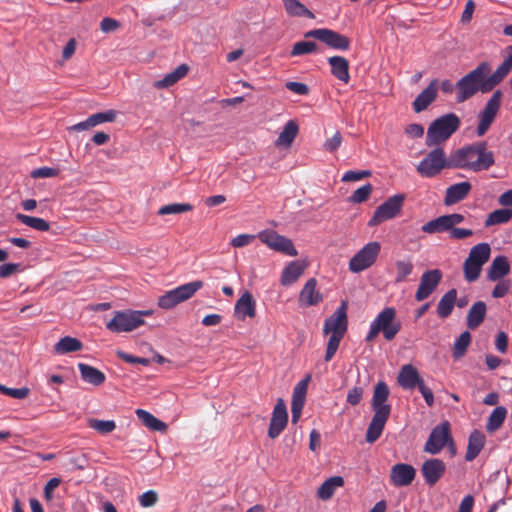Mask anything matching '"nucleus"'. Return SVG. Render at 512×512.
I'll use <instances>...</instances> for the list:
<instances>
[{"mask_svg":"<svg viewBox=\"0 0 512 512\" xmlns=\"http://www.w3.org/2000/svg\"><path fill=\"white\" fill-rule=\"evenodd\" d=\"M495 164L494 152L487 149L485 141L464 145L450 153V166L478 173L489 170Z\"/></svg>","mask_w":512,"mask_h":512,"instance_id":"obj_1","label":"nucleus"},{"mask_svg":"<svg viewBox=\"0 0 512 512\" xmlns=\"http://www.w3.org/2000/svg\"><path fill=\"white\" fill-rule=\"evenodd\" d=\"M491 66L488 62L480 63L475 69L463 76L455 85L457 90V102L462 103L478 92L488 93L492 91L498 84V80L489 73Z\"/></svg>","mask_w":512,"mask_h":512,"instance_id":"obj_2","label":"nucleus"},{"mask_svg":"<svg viewBox=\"0 0 512 512\" xmlns=\"http://www.w3.org/2000/svg\"><path fill=\"white\" fill-rule=\"evenodd\" d=\"M389 387L384 381H379L373 390L371 408L374 412L372 420L366 431V441L374 443L377 441L391 414V405L388 403Z\"/></svg>","mask_w":512,"mask_h":512,"instance_id":"obj_3","label":"nucleus"},{"mask_svg":"<svg viewBox=\"0 0 512 512\" xmlns=\"http://www.w3.org/2000/svg\"><path fill=\"white\" fill-rule=\"evenodd\" d=\"M347 306V302L342 301L334 313L324 321L323 333L324 335H330L324 357L326 362H329L334 357L341 340L347 332Z\"/></svg>","mask_w":512,"mask_h":512,"instance_id":"obj_4","label":"nucleus"},{"mask_svg":"<svg viewBox=\"0 0 512 512\" xmlns=\"http://www.w3.org/2000/svg\"><path fill=\"white\" fill-rule=\"evenodd\" d=\"M460 125L461 120L455 113H447L436 118L427 129L426 146H439L446 142L460 128Z\"/></svg>","mask_w":512,"mask_h":512,"instance_id":"obj_5","label":"nucleus"},{"mask_svg":"<svg viewBox=\"0 0 512 512\" xmlns=\"http://www.w3.org/2000/svg\"><path fill=\"white\" fill-rule=\"evenodd\" d=\"M402 328L400 320L397 319L394 307H385L371 322L370 329L365 337L366 342H372L381 332L387 341H391Z\"/></svg>","mask_w":512,"mask_h":512,"instance_id":"obj_6","label":"nucleus"},{"mask_svg":"<svg viewBox=\"0 0 512 512\" xmlns=\"http://www.w3.org/2000/svg\"><path fill=\"white\" fill-rule=\"evenodd\" d=\"M151 311L124 310L116 311L113 318L106 323V328L113 333L130 332L142 326L143 317Z\"/></svg>","mask_w":512,"mask_h":512,"instance_id":"obj_7","label":"nucleus"},{"mask_svg":"<svg viewBox=\"0 0 512 512\" xmlns=\"http://www.w3.org/2000/svg\"><path fill=\"white\" fill-rule=\"evenodd\" d=\"M443 169H453V167L450 166V155L446 157L444 149L439 146L431 150L416 167L417 172L426 178L435 177Z\"/></svg>","mask_w":512,"mask_h":512,"instance_id":"obj_8","label":"nucleus"},{"mask_svg":"<svg viewBox=\"0 0 512 512\" xmlns=\"http://www.w3.org/2000/svg\"><path fill=\"white\" fill-rule=\"evenodd\" d=\"M203 287L200 280L189 282L178 286L175 289L167 291L158 298V306L162 309H172L179 303H182L191 297Z\"/></svg>","mask_w":512,"mask_h":512,"instance_id":"obj_9","label":"nucleus"},{"mask_svg":"<svg viewBox=\"0 0 512 512\" xmlns=\"http://www.w3.org/2000/svg\"><path fill=\"white\" fill-rule=\"evenodd\" d=\"M381 251V244L371 241L364 245L349 261V270L353 273H360L376 262Z\"/></svg>","mask_w":512,"mask_h":512,"instance_id":"obj_10","label":"nucleus"},{"mask_svg":"<svg viewBox=\"0 0 512 512\" xmlns=\"http://www.w3.org/2000/svg\"><path fill=\"white\" fill-rule=\"evenodd\" d=\"M404 200L405 196L403 194H397L389 197L376 208L373 216L368 222V226L374 227L384 221L395 218L401 212Z\"/></svg>","mask_w":512,"mask_h":512,"instance_id":"obj_11","label":"nucleus"},{"mask_svg":"<svg viewBox=\"0 0 512 512\" xmlns=\"http://www.w3.org/2000/svg\"><path fill=\"white\" fill-rule=\"evenodd\" d=\"M446 445H450L454 448V441L450 432V424L447 421L433 428L427 442L425 443L424 451L432 455H436L440 453Z\"/></svg>","mask_w":512,"mask_h":512,"instance_id":"obj_12","label":"nucleus"},{"mask_svg":"<svg viewBox=\"0 0 512 512\" xmlns=\"http://www.w3.org/2000/svg\"><path fill=\"white\" fill-rule=\"evenodd\" d=\"M305 37L318 39L319 41L327 44L330 48L340 51L348 50L351 44V41L347 36L327 28L310 30L305 33Z\"/></svg>","mask_w":512,"mask_h":512,"instance_id":"obj_13","label":"nucleus"},{"mask_svg":"<svg viewBox=\"0 0 512 512\" xmlns=\"http://www.w3.org/2000/svg\"><path fill=\"white\" fill-rule=\"evenodd\" d=\"M502 96V92L500 90H496L479 114V124L476 129L478 136H483L489 130L499 111Z\"/></svg>","mask_w":512,"mask_h":512,"instance_id":"obj_14","label":"nucleus"},{"mask_svg":"<svg viewBox=\"0 0 512 512\" xmlns=\"http://www.w3.org/2000/svg\"><path fill=\"white\" fill-rule=\"evenodd\" d=\"M259 239L269 248L288 256H297L298 252L289 238L275 231L265 230L259 233Z\"/></svg>","mask_w":512,"mask_h":512,"instance_id":"obj_15","label":"nucleus"},{"mask_svg":"<svg viewBox=\"0 0 512 512\" xmlns=\"http://www.w3.org/2000/svg\"><path fill=\"white\" fill-rule=\"evenodd\" d=\"M463 221L464 216L459 213L442 215L424 224L421 230L427 234L443 233Z\"/></svg>","mask_w":512,"mask_h":512,"instance_id":"obj_16","label":"nucleus"},{"mask_svg":"<svg viewBox=\"0 0 512 512\" xmlns=\"http://www.w3.org/2000/svg\"><path fill=\"white\" fill-rule=\"evenodd\" d=\"M442 277L443 274L439 269L425 271L420 278V283L415 293V299L417 301L427 299L440 284Z\"/></svg>","mask_w":512,"mask_h":512,"instance_id":"obj_17","label":"nucleus"},{"mask_svg":"<svg viewBox=\"0 0 512 512\" xmlns=\"http://www.w3.org/2000/svg\"><path fill=\"white\" fill-rule=\"evenodd\" d=\"M288 423V413L284 400L279 398L274 406L270 425L268 429V436L271 439L277 438L282 431L286 428Z\"/></svg>","mask_w":512,"mask_h":512,"instance_id":"obj_18","label":"nucleus"},{"mask_svg":"<svg viewBox=\"0 0 512 512\" xmlns=\"http://www.w3.org/2000/svg\"><path fill=\"white\" fill-rule=\"evenodd\" d=\"M420 471L425 483L433 487L444 476L446 464L441 459L431 458L423 462Z\"/></svg>","mask_w":512,"mask_h":512,"instance_id":"obj_19","label":"nucleus"},{"mask_svg":"<svg viewBox=\"0 0 512 512\" xmlns=\"http://www.w3.org/2000/svg\"><path fill=\"white\" fill-rule=\"evenodd\" d=\"M416 476V470L412 465L398 463L391 468V482L397 487L410 485Z\"/></svg>","mask_w":512,"mask_h":512,"instance_id":"obj_20","label":"nucleus"},{"mask_svg":"<svg viewBox=\"0 0 512 512\" xmlns=\"http://www.w3.org/2000/svg\"><path fill=\"white\" fill-rule=\"evenodd\" d=\"M398 384L405 390L419 387L424 380L420 377L418 370L412 364H405L401 367L398 377Z\"/></svg>","mask_w":512,"mask_h":512,"instance_id":"obj_21","label":"nucleus"},{"mask_svg":"<svg viewBox=\"0 0 512 512\" xmlns=\"http://www.w3.org/2000/svg\"><path fill=\"white\" fill-rule=\"evenodd\" d=\"M316 286L317 280L315 278L307 280L299 294V303L301 305L306 307L316 306L323 301V295Z\"/></svg>","mask_w":512,"mask_h":512,"instance_id":"obj_22","label":"nucleus"},{"mask_svg":"<svg viewBox=\"0 0 512 512\" xmlns=\"http://www.w3.org/2000/svg\"><path fill=\"white\" fill-rule=\"evenodd\" d=\"M234 314L239 320H245L246 317H255L256 302L250 292L245 291L236 301Z\"/></svg>","mask_w":512,"mask_h":512,"instance_id":"obj_23","label":"nucleus"},{"mask_svg":"<svg viewBox=\"0 0 512 512\" xmlns=\"http://www.w3.org/2000/svg\"><path fill=\"white\" fill-rule=\"evenodd\" d=\"M437 91L438 80L435 79L415 98L414 111L417 113L424 111L436 99Z\"/></svg>","mask_w":512,"mask_h":512,"instance_id":"obj_24","label":"nucleus"},{"mask_svg":"<svg viewBox=\"0 0 512 512\" xmlns=\"http://www.w3.org/2000/svg\"><path fill=\"white\" fill-rule=\"evenodd\" d=\"M471 184L467 181L449 186L446 189L444 203L447 206L456 204L465 199L471 191Z\"/></svg>","mask_w":512,"mask_h":512,"instance_id":"obj_25","label":"nucleus"},{"mask_svg":"<svg viewBox=\"0 0 512 512\" xmlns=\"http://www.w3.org/2000/svg\"><path fill=\"white\" fill-rule=\"evenodd\" d=\"M307 264L301 261L290 262L282 271L280 282L283 286L295 283L305 272Z\"/></svg>","mask_w":512,"mask_h":512,"instance_id":"obj_26","label":"nucleus"},{"mask_svg":"<svg viewBox=\"0 0 512 512\" xmlns=\"http://www.w3.org/2000/svg\"><path fill=\"white\" fill-rule=\"evenodd\" d=\"M485 442L486 437L483 432L479 430H473L468 439L465 460L471 462L476 459L484 448Z\"/></svg>","mask_w":512,"mask_h":512,"instance_id":"obj_27","label":"nucleus"},{"mask_svg":"<svg viewBox=\"0 0 512 512\" xmlns=\"http://www.w3.org/2000/svg\"><path fill=\"white\" fill-rule=\"evenodd\" d=\"M510 272V264L506 256L499 255L496 256L488 271L487 278L490 281H499L503 279Z\"/></svg>","mask_w":512,"mask_h":512,"instance_id":"obj_28","label":"nucleus"},{"mask_svg":"<svg viewBox=\"0 0 512 512\" xmlns=\"http://www.w3.org/2000/svg\"><path fill=\"white\" fill-rule=\"evenodd\" d=\"M331 67V74L339 81L347 84L350 80L349 62L345 57L332 56L328 58Z\"/></svg>","mask_w":512,"mask_h":512,"instance_id":"obj_29","label":"nucleus"},{"mask_svg":"<svg viewBox=\"0 0 512 512\" xmlns=\"http://www.w3.org/2000/svg\"><path fill=\"white\" fill-rule=\"evenodd\" d=\"M487 307L483 301L475 302L468 311L466 324L469 329H476L485 319Z\"/></svg>","mask_w":512,"mask_h":512,"instance_id":"obj_30","label":"nucleus"},{"mask_svg":"<svg viewBox=\"0 0 512 512\" xmlns=\"http://www.w3.org/2000/svg\"><path fill=\"white\" fill-rule=\"evenodd\" d=\"M78 369L80 371L81 378L85 382L92 384L94 386H100L106 380L105 374L102 371H100L99 369H97L91 365H88L85 363H79Z\"/></svg>","mask_w":512,"mask_h":512,"instance_id":"obj_31","label":"nucleus"},{"mask_svg":"<svg viewBox=\"0 0 512 512\" xmlns=\"http://www.w3.org/2000/svg\"><path fill=\"white\" fill-rule=\"evenodd\" d=\"M188 71L189 66L187 64H181L174 71L166 74L161 80L155 81L154 87L163 89L173 86L179 80L184 78Z\"/></svg>","mask_w":512,"mask_h":512,"instance_id":"obj_32","label":"nucleus"},{"mask_svg":"<svg viewBox=\"0 0 512 512\" xmlns=\"http://www.w3.org/2000/svg\"><path fill=\"white\" fill-rule=\"evenodd\" d=\"M456 301L457 290L450 289L440 299L436 309L437 315L442 319L449 317L453 311Z\"/></svg>","mask_w":512,"mask_h":512,"instance_id":"obj_33","label":"nucleus"},{"mask_svg":"<svg viewBox=\"0 0 512 512\" xmlns=\"http://www.w3.org/2000/svg\"><path fill=\"white\" fill-rule=\"evenodd\" d=\"M344 485V479L341 476H333L325 480L317 490V496L321 500H329L337 488Z\"/></svg>","mask_w":512,"mask_h":512,"instance_id":"obj_34","label":"nucleus"},{"mask_svg":"<svg viewBox=\"0 0 512 512\" xmlns=\"http://www.w3.org/2000/svg\"><path fill=\"white\" fill-rule=\"evenodd\" d=\"M135 413L138 419L141 421V423L152 431L165 432L168 428L166 423L159 420L146 410L137 409Z\"/></svg>","mask_w":512,"mask_h":512,"instance_id":"obj_35","label":"nucleus"},{"mask_svg":"<svg viewBox=\"0 0 512 512\" xmlns=\"http://www.w3.org/2000/svg\"><path fill=\"white\" fill-rule=\"evenodd\" d=\"M83 344L77 338L65 336L54 345V352L59 355L80 351Z\"/></svg>","mask_w":512,"mask_h":512,"instance_id":"obj_36","label":"nucleus"},{"mask_svg":"<svg viewBox=\"0 0 512 512\" xmlns=\"http://www.w3.org/2000/svg\"><path fill=\"white\" fill-rule=\"evenodd\" d=\"M491 248L488 243H479L473 246L466 259L483 266L490 258Z\"/></svg>","mask_w":512,"mask_h":512,"instance_id":"obj_37","label":"nucleus"},{"mask_svg":"<svg viewBox=\"0 0 512 512\" xmlns=\"http://www.w3.org/2000/svg\"><path fill=\"white\" fill-rule=\"evenodd\" d=\"M298 130H299V127L295 121H293V120L288 121L285 124L282 132L279 134V136L276 140V145L289 147L292 144V142L294 141V139L296 138V136L298 134Z\"/></svg>","mask_w":512,"mask_h":512,"instance_id":"obj_38","label":"nucleus"},{"mask_svg":"<svg viewBox=\"0 0 512 512\" xmlns=\"http://www.w3.org/2000/svg\"><path fill=\"white\" fill-rule=\"evenodd\" d=\"M286 12L294 17H307L314 19L315 15L298 0H282Z\"/></svg>","mask_w":512,"mask_h":512,"instance_id":"obj_39","label":"nucleus"},{"mask_svg":"<svg viewBox=\"0 0 512 512\" xmlns=\"http://www.w3.org/2000/svg\"><path fill=\"white\" fill-rule=\"evenodd\" d=\"M507 410L503 406H497L490 414L487 423L486 430L490 433L498 430L505 421Z\"/></svg>","mask_w":512,"mask_h":512,"instance_id":"obj_40","label":"nucleus"},{"mask_svg":"<svg viewBox=\"0 0 512 512\" xmlns=\"http://www.w3.org/2000/svg\"><path fill=\"white\" fill-rule=\"evenodd\" d=\"M414 265L410 258L397 260L395 262V283H403L407 281V277L412 274Z\"/></svg>","mask_w":512,"mask_h":512,"instance_id":"obj_41","label":"nucleus"},{"mask_svg":"<svg viewBox=\"0 0 512 512\" xmlns=\"http://www.w3.org/2000/svg\"><path fill=\"white\" fill-rule=\"evenodd\" d=\"M17 220H19L22 224L31 227L37 231H48L50 229V224L45 219L39 217L28 216L25 214H17Z\"/></svg>","mask_w":512,"mask_h":512,"instance_id":"obj_42","label":"nucleus"},{"mask_svg":"<svg viewBox=\"0 0 512 512\" xmlns=\"http://www.w3.org/2000/svg\"><path fill=\"white\" fill-rule=\"evenodd\" d=\"M512 218V210L510 209H497L491 212L485 220V226H493L504 224Z\"/></svg>","mask_w":512,"mask_h":512,"instance_id":"obj_43","label":"nucleus"},{"mask_svg":"<svg viewBox=\"0 0 512 512\" xmlns=\"http://www.w3.org/2000/svg\"><path fill=\"white\" fill-rule=\"evenodd\" d=\"M471 342V334L468 331H464L455 340L453 345V357L459 359L463 357L467 351V348Z\"/></svg>","mask_w":512,"mask_h":512,"instance_id":"obj_44","label":"nucleus"},{"mask_svg":"<svg viewBox=\"0 0 512 512\" xmlns=\"http://www.w3.org/2000/svg\"><path fill=\"white\" fill-rule=\"evenodd\" d=\"M193 209V206L189 203H172L162 206L158 210L159 215H171V214H181L185 212H189Z\"/></svg>","mask_w":512,"mask_h":512,"instance_id":"obj_45","label":"nucleus"},{"mask_svg":"<svg viewBox=\"0 0 512 512\" xmlns=\"http://www.w3.org/2000/svg\"><path fill=\"white\" fill-rule=\"evenodd\" d=\"M88 426L101 434H108L115 430L116 424L113 420L89 419Z\"/></svg>","mask_w":512,"mask_h":512,"instance_id":"obj_46","label":"nucleus"},{"mask_svg":"<svg viewBox=\"0 0 512 512\" xmlns=\"http://www.w3.org/2000/svg\"><path fill=\"white\" fill-rule=\"evenodd\" d=\"M482 266L477 263H473L471 260L466 259L463 265V271L465 279L468 282L476 281L481 273Z\"/></svg>","mask_w":512,"mask_h":512,"instance_id":"obj_47","label":"nucleus"},{"mask_svg":"<svg viewBox=\"0 0 512 512\" xmlns=\"http://www.w3.org/2000/svg\"><path fill=\"white\" fill-rule=\"evenodd\" d=\"M373 186L370 183L363 185L362 187L355 190L349 197L350 203H362L365 202L371 195Z\"/></svg>","mask_w":512,"mask_h":512,"instance_id":"obj_48","label":"nucleus"},{"mask_svg":"<svg viewBox=\"0 0 512 512\" xmlns=\"http://www.w3.org/2000/svg\"><path fill=\"white\" fill-rule=\"evenodd\" d=\"M317 48L316 43L311 41H299L293 45L291 56H301L314 52Z\"/></svg>","mask_w":512,"mask_h":512,"instance_id":"obj_49","label":"nucleus"},{"mask_svg":"<svg viewBox=\"0 0 512 512\" xmlns=\"http://www.w3.org/2000/svg\"><path fill=\"white\" fill-rule=\"evenodd\" d=\"M0 393L15 399H25L29 396L30 389L28 387L9 388L3 384H0Z\"/></svg>","mask_w":512,"mask_h":512,"instance_id":"obj_50","label":"nucleus"},{"mask_svg":"<svg viewBox=\"0 0 512 512\" xmlns=\"http://www.w3.org/2000/svg\"><path fill=\"white\" fill-rule=\"evenodd\" d=\"M116 111L108 110L105 112L95 113L89 116L90 122L95 127L104 122H113L116 119Z\"/></svg>","mask_w":512,"mask_h":512,"instance_id":"obj_51","label":"nucleus"},{"mask_svg":"<svg viewBox=\"0 0 512 512\" xmlns=\"http://www.w3.org/2000/svg\"><path fill=\"white\" fill-rule=\"evenodd\" d=\"M512 70V51H509L508 57L501 63V65L493 73L499 83L510 73Z\"/></svg>","mask_w":512,"mask_h":512,"instance_id":"obj_52","label":"nucleus"},{"mask_svg":"<svg viewBox=\"0 0 512 512\" xmlns=\"http://www.w3.org/2000/svg\"><path fill=\"white\" fill-rule=\"evenodd\" d=\"M158 493L155 490H148L139 496V503L142 507L148 508L158 502Z\"/></svg>","mask_w":512,"mask_h":512,"instance_id":"obj_53","label":"nucleus"},{"mask_svg":"<svg viewBox=\"0 0 512 512\" xmlns=\"http://www.w3.org/2000/svg\"><path fill=\"white\" fill-rule=\"evenodd\" d=\"M59 174V170L51 167H40L31 171V177L34 179L38 178H51L56 177Z\"/></svg>","mask_w":512,"mask_h":512,"instance_id":"obj_54","label":"nucleus"},{"mask_svg":"<svg viewBox=\"0 0 512 512\" xmlns=\"http://www.w3.org/2000/svg\"><path fill=\"white\" fill-rule=\"evenodd\" d=\"M309 380H310V376H308L306 379L300 381L295 386L293 395H292V400L305 402V396L307 393V386H308Z\"/></svg>","mask_w":512,"mask_h":512,"instance_id":"obj_55","label":"nucleus"},{"mask_svg":"<svg viewBox=\"0 0 512 512\" xmlns=\"http://www.w3.org/2000/svg\"><path fill=\"white\" fill-rule=\"evenodd\" d=\"M371 171L369 170H361V171H354L349 170L342 176L343 182H352V181H359L364 178L370 177Z\"/></svg>","mask_w":512,"mask_h":512,"instance_id":"obj_56","label":"nucleus"},{"mask_svg":"<svg viewBox=\"0 0 512 512\" xmlns=\"http://www.w3.org/2000/svg\"><path fill=\"white\" fill-rule=\"evenodd\" d=\"M364 389L361 386H355L348 391L346 401L351 406L358 405L363 397Z\"/></svg>","mask_w":512,"mask_h":512,"instance_id":"obj_57","label":"nucleus"},{"mask_svg":"<svg viewBox=\"0 0 512 512\" xmlns=\"http://www.w3.org/2000/svg\"><path fill=\"white\" fill-rule=\"evenodd\" d=\"M510 288H511V281L506 280V279H501L498 281V283L492 290V297L502 298L509 292Z\"/></svg>","mask_w":512,"mask_h":512,"instance_id":"obj_58","label":"nucleus"},{"mask_svg":"<svg viewBox=\"0 0 512 512\" xmlns=\"http://www.w3.org/2000/svg\"><path fill=\"white\" fill-rule=\"evenodd\" d=\"M117 355L119 356L120 359H122L126 363L141 364L144 366H148L150 364V360L147 358L136 357L134 355L128 354L123 351H118Z\"/></svg>","mask_w":512,"mask_h":512,"instance_id":"obj_59","label":"nucleus"},{"mask_svg":"<svg viewBox=\"0 0 512 512\" xmlns=\"http://www.w3.org/2000/svg\"><path fill=\"white\" fill-rule=\"evenodd\" d=\"M342 143V136L339 131H337L331 138L327 139L323 145L324 149L329 152L336 151Z\"/></svg>","mask_w":512,"mask_h":512,"instance_id":"obj_60","label":"nucleus"},{"mask_svg":"<svg viewBox=\"0 0 512 512\" xmlns=\"http://www.w3.org/2000/svg\"><path fill=\"white\" fill-rule=\"evenodd\" d=\"M19 263H5L0 265V278H8L17 273L20 269Z\"/></svg>","mask_w":512,"mask_h":512,"instance_id":"obj_61","label":"nucleus"},{"mask_svg":"<svg viewBox=\"0 0 512 512\" xmlns=\"http://www.w3.org/2000/svg\"><path fill=\"white\" fill-rule=\"evenodd\" d=\"M285 87L289 91H291L297 95H307L309 93V88L304 83L289 81L285 84Z\"/></svg>","mask_w":512,"mask_h":512,"instance_id":"obj_62","label":"nucleus"},{"mask_svg":"<svg viewBox=\"0 0 512 512\" xmlns=\"http://www.w3.org/2000/svg\"><path fill=\"white\" fill-rule=\"evenodd\" d=\"M255 239L251 234H239L231 240V245L236 248L249 245Z\"/></svg>","mask_w":512,"mask_h":512,"instance_id":"obj_63","label":"nucleus"},{"mask_svg":"<svg viewBox=\"0 0 512 512\" xmlns=\"http://www.w3.org/2000/svg\"><path fill=\"white\" fill-rule=\"evenodd\" d=\"M119 27L120 23L113 18L105 17L100 22V29L104 33L113 32L117 30Z\"/></svg>","mask_w":512,"mask_h":512,"instance_id":"obj_64","label":"nucleus"}]
</instances>
